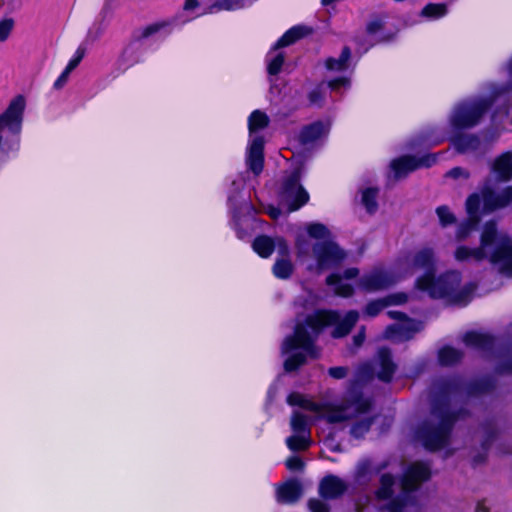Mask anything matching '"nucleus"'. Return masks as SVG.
Wrapping results in <instances>:
<instances>
[{
  "label": "nucleus",
  "mask_w": 512,
  "mask_h": 512,
  "mask_svg": "<svg viewBox=\"0 0 512 512\" xmlns=\"http://www.w3.org/2000/svg\"><path fill=\"white\" fill-rule=\"evenodd\" d=\"M418 271L422 273L415 280V289L431 298L465 305L475 291V285L472 283L462 285L461 273L458 271L450 270L436 277V257L431 248L420 249L413 255L399 260L390 269H374L361 279V286L368 291L384 289Z\"/></svg>",
  "instance_id": "obj_1"
},
{
  "label": "nucleus",
  "mask_w": 512,
  "mask_h": 512,
  "mask_svg": "<svg viewBox=\"0 0 512 512\" xmlns=\"http://www.w3.org/2000/svg\"><path fill=\"white\" fill-rule=\"evenodd\" d=\"M358 318L356 311L348 312L343 319L334 311H324L309 316L305 325L298 324L294 335L285 338L282 344V353L287 356L284 362L285 370L293 371L304 364L307 357L317 356L313 342L323 327L334 325L332 335L340 338L350 332Z\"/></svg>",
  "instance_id": "obj_2"
},
{
  "label": "nucleus",
  "mask_w": 512,
  "mask_h": 512,
  "mask_svg": "<svg viewBox=\"0 0 512 512\" xmlns=\"http://www.w3.org/2000/svg\"><path fill=\"white\" fill-rule=\"evenodd\" d=\"M329 229L317 222L307 223L299 228L295 236L298 257L306 262L312 271H323L338 265L345 257V252L330 240Z\"/></svg>",
  "instance_id": "obj_3"
},
{
  "label": "nucleus",
  "mask_w": 512,
  "mask_h": 512,
  "mask_svg": "<svg viewBox=\"0 0 512 512\" xmlns=\"http://www.w3.org/2000/svg\"><path fill=\"white\" fill-rule=\"evenodd\" d=\"M453 257L458 263H479L488 259L500 272L512 275V245L506 233L498 231L492 222L486 223L478 247L458 245Z\"/></svg>",
  "instance_id": "obj_4"
},
{
  "label": "nucleus",
  "mask_w": 512,
  "mask_h": 512,
  "mask_svg": "<svg viewBox=\"0 0 512 512\" xmlns=\"http://www.w3.org/2000/svg\"><path fill=\"white\" fill-rule=\"evenodd\" d=\"M290 405H298L307 411L315 412L331 423L356 418L351 433L354 437H362L370 428L372 418L367 414L369 402L356 393H349L341 402L327 404L322 407L305 399L301 394L293 393L287 399Z\"/></svg>",
  "instance_id": "obj_5"
},
{
  "label": "nucleus",
  "mask_w": 512,
  "mask_h": 512,
  "mask_svg": "<svg viewBox=\"0 0 512 512\" xmlns=\"http://www.w3.org/2000/svg\"><path fill=\"white\" fill-rule=\"evenodd\" d=\"M26 99L22 95L15 96L7 109L0 115V150L8 145L13 149L17 145V136L21 131Z\"/></svg>",
  "instance_id": "obj_6"
},
{
  "label": "nucleus",
  "mask_w": 512,
  "mask_h": 512,
  "mask_svg": "<svg viewBox=\"0 0 512 512\" xmlns=\"http://www.w3.org/2000/svg\"><path fill=\"white\" fill-rule=\"evenodd\" d=\"M489 106L490 101L486 98L464 102L456 106L450 116V125L453 131L475 126Z\"/></svg>",
  "instance_id": "obj_7"
},
{
  "label": "nucleus",
  "mask_w": 512,
  "mask_h": 512,
  "mask_svg": "<svg viewBox=\"0 0 512 512\" xmlns=\"http://www.w3.org/2000/svg\"><path fill=\"white\" fill-rule=\"evenodd\" d=\"M451 418L443 412L435 413L430 424L418 432L419 441L428 449L441 448L447 439Z\"/></svg>",
  "instance_id": "obj_8"
},
{
  "label": "nucleus",
  "mask_w": 512,
  "mask_h": 512,
  "mask_svg": "<svg viewBox=\"0 0 512 512\" xmlns=\"http://www.w3.org/2000/svg\"><path fill=\"white\" fill-rule=\"evenodd\" d=\"M309 33V29L303 26H295L286 31L283 36L275 43V45L268 52L266 61L267 69L270 75H276L281 71L284 63L285 55L281 48L293 44L297 40L304 37Z\"/></svg>",
  "instance_id": "obj_9"
},
{
  "label": "nucleus",
  "mask_w": 512,
  "mask_h": 512,
  "mask_svg": "<svg viewBox=\"0 0 512 512\" xmlns=\"http://www.w3.org/2000/svg\"><path fill=\"white\" fill-rule=\"evenodd\" d=\"M308 200L309 194L299 184L298 173H294L284 182L281 202L287 206L289 212H292L306 204Z\"/></svg>",
  "instance_id": "obj_10"
},
{
  "label": "nucleus",
  "mask_w": 512,
  "mask_h": 512,
  "mask_svg": "<svg viewBox=\"0 0 512 512\" xmlns=\"http://www.w3.org/2000/svg\"><path fill=\"white\" fill-rule=\"evenodd\" d=\"M290 424L294 434L287 438V446L294 451L305 450L310 445L307 415L300 411H295Z\"/></svg>",
  "instance_id": "obj_11"
},
{
  "label": "nucleus",
  "mask_w": 512,
  "mask_h": 512,
  "mask_svg": "<svg viewBox=\"0 0 512 512\" xmlns=\"http://www.w3.org/2000/svg\"><path fill=\"white\" fill-rule=\"evenodd\" d=\"M241 2H185L183 7L188 19L205 14H215L222 11L242 9Z\"/></svg>",
  "instance_id": "obj_12"
},
{
  "label": "nucleus",
  "mask_w": 512,
  "mask_h": 512,
  "mask_svg": "<svg viewBox=\"0 0 512 512\" xmlns=\"http://www.w3.org/2000/svg\"><path fill=\"white\" fill-rule=\"evenodd\" d=\"M389 316L399 322L387 328L385 335L389 339L403 341L409 339L415 332L421 329V324L408 319L399 311H389Z\"/></svg>",
  "instance_id": "obj_13"
},
{
  "label": "nucleus",
  "mask_w": 512,
  "mask_h": 512,
  "mask_svg": "<svg viewBox=\"0 0 512 512\" xmlns=\"http://www.w3.org/2000/svg\"><path fill=\"white\" fill-rule=\"evenodd\" d=\"M481 200L479 194H472L466 201V211L468 218L461 223L456 230L458 240L466 239L477 227L481 215Z\"/></svg>",
  "instance_id": "obj_14"
},
{
  "label": "nucleus",
  "mask_w": 512,
  "mask_h": 512,
  "mask_svg": "<svg viewBox=\"0 0 512 512\" xmlns=\"http://www.w3.org/2000/svg\"><path fill=\"white\" fill-rule=\"evenodd\" d=\"M512 130V115L509 114L507 106L497 109L491 120V127L486 132L489 141L496 140L501 133Z\"/></svg>",
  "instance_id": "obj_15"
},
{
  "label": "nucleus",
  "mask_w": 512,
  "mask_h": 512,
  "mask_svg": "<svg viewBox=\"0 0 512 512\" xmlns=\"http://www.w3.org/2000/svg\"><path fill=\"white\" fill-rule=\"evenodd\" d=\"M253 249L263 258L269 257L275 249L279 255H286L289 251L288 245L283 238L277 237L273 240L267 236L257 237L253 242Z\"/></svg>",
  "instance_id": "obj_16"
},
{
  "label": "nucleus",
  "mask_w": 512,
  "mask_h": 512,
  "mask_svg": "<svg viewBox=\"0 0 512 512\" xmlns=\"http://www.w3.org/2000/svg\"><path fill=\"white\" fill-rule=\"evenodd\" d=\"M264 139L262 136H255L249 140L247 148L246 162L249 169L255 174L259 175L263 170L264 164Z\"/></svg>",
  "instance_id": "obj_17"
},
{
  "label": "nucleus",
  "mask_w": 512,
  "mask_h": 512,
  "mask_svg": "<svg viewBox=\"0 0 512 512\" xmlns=\"http://www.w3.org/2000/svg\"><path fill=\"white\" fill-rule=\"evenodd\" d=\"M479 196L484 210L502 208L512 202V186L506 187L499 194H495L489 187H485Z\"/></svg>",
  "instance_id": "obj_18"
},
{
  "label": "nucleus",
  "mask_w": 512,
  "mask_h": 512,
  "mask_svg": "<svg viewBox=\"0 0 512 512\" xmlns=\"http://www.w3.org/2000/svg\"><path fill=\"white\" fill-rule=\"evenodd\" d=\"M430 476L429 468L423 463L411 465L402 481V488L405 491L414 490L421 482L427 480Z\"/></svg>",
  "instance_id": "obj_19"
},
{
  "label": "nucleus",
  "mask_w": 512,
  "mask_h": 512,
  "mask_svg": "<svg viewBox=\"0 0 512 512\" xmlns=\"http://www.w3.org/2000/svg\"><path fill=\"white\" fill-rule=\"evenodd\" d=\"M358 275V270L350 268L345 271L344 275L333 274L327 278V284L334 287V292L338 296L349 297L352 295L353 289L346 280L354 278Z\"/></svg>",
  "instance_id": "obj_20"
},
{
  "label": "nucleus",
  "mask_w": 512,
  "mask_h": 512,
  "mask_svg": "<svg viewBox=\"0 0 512 512\" xmlns=\"http://www.w3.org/2000/svg\"><path fill=\"white\" fill-rule=\"evenodd\" d=\"M302 494L301 484L296 480L287 481L277 487L276 499L279 503H295Z\"/></svg>",
  "instance_id": "obj_21"
},
{
  "label": "nucleus",
  "mask_w": 512,
  "mask_h": 512,
  "mask_svg": "<svg viewBox=\"0 0 512 512\" xmlns=\"http://www.w3.org/2000/svg\"><path fill=\"white\" fill-rule=\"evenodd\" d=\"M428 165L424 159H416L410 156H403L391 162V169L395 177L400 178L414 171L420 166Z\"/></svg>",
  "instance_id": "obj_22"
},
{
  "label": "nucleus",
  "mask_w": 512,
  "mask_h": 512,
  "mask_svg": "<svg viewBox=\"0 0 512 512\" xmlns=\"http://www.w3.org/2000/svg\"><path fill=\"white\" fill-rule=\"evenodd\" d=\"M330 130V122L317 121L304 127L300 133L303 143H312L325 137Z\"/></svg>",
  "instance_id": "obj_23"
},
{
  "label": "nucleus",
  "mask_w": 512,
  "mask_h": 512,
  "mask_svg": "<svg viewBox=\"0 0 512 512\" xmlns=\"http://www.w3.org/2000/svg\"><path fill=\"white\" fill-rule=\"evenodd\" d=\"M358 193L360 197V203L364 209L370 214L375 213L378 209V187L365 184L359 188Z\"/></svg>",
  "instance_id": "obj_24"
},
{
  "label": "nucleus",
  "mask_w": 512,
  "mask_h": 512,
  "mask_svg": "<svg viewBox=\"0 0 512 512\" xmlns=\"http://www.w3.org/2000/svg\"><path fill=\"white\" fill-rule=\"evenodd\" d=\"M346 489L343 481L335 476L325 477L320 484V494L325 498H335Z\"/></svg>",
  "instance_id": "obj_25"
},
{
  "label": "nucleus",
  "mask_w": 512,
  "mask_h": 512,
  "mask_svg": "<svg viewBox=\"0 0 512 512\" xmlns=\"http://www.w3.org/2000/svg\"><path fill=\"white\" fill-rule=\"evenodd\" d=\"M407 296L404 293H397L384 300H377L367 304L365 314L370 317L376 316L384 307L392 304H401L406 302Z\"/></svg>",
  "instance_id": "obj_26"
},
{
  "label": "nucleus",
  "mask_w": 512,
  "mask_h": 512,
  "mask_svg": "<svg viewBox=\"0 0 512 512\" xmlns=\"http://www.w3.org/2000/svg\"><path fill=\"white\" fill-rule=\"evenodd\" d=\"M143 59V50L138 42L129 43L122 51L119 63L125 65L126 68L131 67Z\"/></svg>",
  "instance_id": "obj_27"
},
{
  "label": "nucleus",
  "mask_w": 512,
  "mask_h": 512,
  "mask_svg": "<svg viewBox=\"0 0 512 512\" xmlns=\"http://www.w3.org/2000/svg\"><path fill=\"white\" fill-rule=\"evenodd\" d=\"M493 173L501 180L512 178V153L506 152L499 156L493 164Z\"/></svg>",
  "instance_id": "obj_28"
},
{
  "label": "nucleus",
  "mask_w": 512,
  "mask_h": 512,
  "mask_svg": "<svg viewBox=\"0 0 512 512\" xmlns=\"http://www.w3.org/2000/svg\"><path fill=\"white\" fill-rule=\"evenodd\" d=\"M351 52L345 47L338 57H330L325 62V67L330 72H342L350 65Z\"/></svg>",
  "instance_id": "obj_29"
},
{
  "label": "nucleus",
  "mask_w": 512,
  "mask_h": 512,
  "mask_svg": "<svg viewBox=\"0 0 512 512\" xmlns=\"http://www.w3.org/2000/svg\"><path fill=\"white\" fill-rule=\"evenodd\" d=\"M452 133L451 140L458 150L465 152L479 147L480 141L475 136L460 134L459 131H453Z\"/></svg>",
  "instance_id": "obj_30"
},
{
  "label": "nucleus",
  "mask_w": 512,
  "mask_h": 512,
  "mask_svg": "<svg viewBox=\"0 0 512 512\" xmlns=\"http://www.w3.org/2000/svg\"><path fill=\"white\" fill-rule=\"evenodd\" d=\"M268 124L269 118L264 112L260 110L253 111L248 118L250 139H252V137L258 136L256 133L259 130L266 128Z\"/></svg>",
  "instance_id": "obj_31"
},
{
  "label": "nucleus",
  "mask_w": 512,
  "mask_h": 512,
  "mask_svg": "<svg viewBox=\"0 0 512 512\" xmlns=\"http://www.w3.org/2000/svg\"><path fill=\"white\" fill-rule=\"evenodd\" d=\"M280 256L273 265V274L279 279H286L293 272V264L288 257V253Z\"/></svg>",
  "instance_id": "obj_32"
},
{
  "label": "nucleus",
  "mask_w": 512,
  "mask_h": 512,
  "mask_svg": "<svg viewBox=\"0 0 512 512\" xmlns=\"http://www.w3.org/2000/svg\"><path fill=\"white\" fill-rule=\"evenodd\" d=\"M448 12L447 6L441 2H429L421 11V16L427 20H436L445 16Z\"/></svg>",
  "instance_id": "obj_33"
},
{
  "label": "nucleus",
  "mask_w": 512,
  "mask_h": 512,
  "mask_svg": "<svg viewBox=\"0 0 512 512\" xmlns=\"http://www.w3.org/2000/svg\"><path fill=\"white\" fill-rule=\"evenodd\" d=\"M378 356L381 365V370L378 372V377L381 380L389 381L394 372V365L390 360V353L385 349H381Z\"/></svg>",
  "instance_id": "obj_34"
},
{
  "label": "nucleus",
  "mask_w": 512,
  "mask_h": 512,
  "mask_svg": "<svg viewBox=\"0 0 512 512\" xmlns=\"http://www.w3.org/2000/svg\"><path fill=\"white\" fill-rule=\"evenodd\" d=\"M461 353L454 348L445 347L439 352V361L443 365H451L459 361Z\"/></svg>",
  "instance_id": "obj_35"
},
{
  "label": "nucleus",
  "mask_w": 512,
  "mask_h": 512,
  "mask_svg": "<svg viewBox=\"0 0 512 512\" xmlns=\"http://www.w3.org/2000/svg\"><path fill=\"white\" fill-rule=\"evenodd\" d=\"M464 341L467 345L484 348L490 343V338L484 334L471 332L466 334Z\"/></svg>",
  "instance_id": "obj_36"
},
{
  "label": "nucleus",
  "mask_w": 512,
  "mask_h": 512,
  "mask_svg": "<svg viewBox=\"0 0 512 512\" xmlns=\"http://www.w3.org/2000/svg\"><path fill=\"white\" fill-rule=\"evenodd\" d=\"M436 214L439 218L440 224L444 227L451 225L456 221V217L447 206L438 207L436 209Z\"/></svg>",
  "instance_id": "obj_37"
},
{
  "label": "nucleus",
  "mask_w": 512,
  "mask_h": 512,
  "mask_svg": "<svg viewBox=\"0 0 512 512\" xmlns=\"http://www.w3.org/2000/svg\"><path fill=\"white\" fill-rule=\"evenodd\" d=\"M393 483H394V481L391 476L383 475L381 477V481H380L381 486H380L379 490L377 491V497L379 499L388 498L391 494L390 488L392 487Z\"/></svg>",
  "instance_id": "obj_38"
},
{
  "label": "nucleus",
  "mask_w": 512,
  "mask_h": 512,
  "mask_svg": "<svg viewBox=\"0 0 512 512\" xmlns=\"http://www.w3.org/2000/svg\"><path fill=\"white\" fill-rule=\"evenodd\" d=\"M14 28V20L6 18L0 21V42H5Z\"/></svg>",
  "instance_id": "obj_39"
},
{
  "label": "nucleus",
  "mask_w": 512,
  "mask_h": 512,
  "mask_svg": "<svg viewBox=\"0 0 512 512\" xmlns=\"http://www.w3.org/2000/svg\"><path fill=\"white\" fill-rule=\"evenodd\" d=\"M327 86L335 92H340L341 90H347L350 88V79L347 77H340L334 80H329L327 82Z\"/></svg>",
  "instance_id": "obj_40"
},
{
  "label": "nucleus",
  "mask_w": 512,
  "mask_h": 512,
  "mask_svg": "<svg viewBox=\"0 0 512 512\" xmlns=\"http://www.w3.org/2000/svg\"><path fill=\"white\" fill-rule=\"evenodd\" d=\"M85 52H86V50L84 47H82V46L78 47L77 50L75 51V54L69 60L67 65H69L70 67L75 69L79 65V63L81 62L83 57L85 56Z\"/></svg>",
  "instance_id": "obj_41"
},
{
  "label": "nucleus",
  "mask_w": 512,
  "mask_h": 512,
  "mask_svg": "<svg viewBox=\"0 0 512 512\" xmlns=\"http://www.w3.org/2000/svg\"><path fill=\"white\" fill-rule=\"evenodd\" d=\"M309 100H310V103H312L314 105H320L323 102V100H324V93H323L321 87H318V88L314 89L309 94Z\"/></svg>",
  "instance_id": "obj_42"
},
{
  "label": "nucleus",
  "mask_w": 512,
  "mask_h": 512,
  "mask_svg": "<svg viewBox=\"0 0 512 512\" xmlns=\"http://www.w3.org/2000/svg\"><path fill=\"white\" fill-rule=\"evenodd\" d=\"M309 509L311 512H328V507L320 500H310Z\"/></svg>",
  "instance_id": "obj_43"
},
{
  "label": "nucleus",
  "mask_w": 512,
  "mask_h": 512,
  "mask_svg": "<svg viewBox=\"0 0 512 512\" xmlns=\"http://www.w3.org/2000/svg\"><path fill=\"white\" fill-rule=\"evenodd\" d=\"M286 467L289 470H300L303 467V463L300 458L293 456L286 460Z\"/></svg>",
  "instance_id": "obj_44"
},
{
  "label": "nucleus",
  "mask_w": 512,
  "mask_h": 512,
  "mask_svg": "<svg viewBox=\"0 0 512 512\" xmlns=\"http://www.w3.org/2000/svg\"><path fill=\"white\" fill-rule=\"evenodd\" d=\"M383 26L381 19H375L367 25V31L370 34H376Z\"/></svg>",
  "instance_id": "obj_45"
},
{
  "label": "nucleus",
  "mask_w": 512,
  "mask_h": 512,
  "mask_svg": "<svg viewBox=\"0 0 512 512\" xmlns=\"http://www.w3.org/2000/svg\"><path fill=\"white\" fill-rule=\"evenodd\" d=\"M388 512H410V508L407 504L392 502Z\"/></svg>",
  "instance_id": "obj_46"
},
{
  "label": "nucleus",
  "mask_w": 512,
  "mask_h": 512,
  "mask_svg": "<svg viewBox=\"0 0 512 512\" xmlns=\"http://www.w3.org/2000/svg\"><path fill=\"white\" fill-rule=\"evenodd\" d=\"M346 368L344 367H334L329 369V375L335 379H341L346 376Z\"/></svg>",
  "instance_id": "obj_47"
},
{
  "label": "nucleus",
  "mask_w": 512,
  "mask_h": 512,
  "mask_svg": "<svg viewBox=\"0 0 512 512\" xmlns=\"http://www.w3.org/2000/svg\"><path fill=\"white\" fill-rule=\"evenodd\" d=\"M448 175L453 178H460V177L467 178L468 177V173L462 168H454L449 171Z\"/></svg>",
  "instance_id": "obj_48"
},
{
  "label": "nucleus",
  "mask_w": 512,
  "mask_h": 512,
  "mask_svg": "<svg viewBox=\"0 0 512 512\" xmlns=\"http://www.w3.org/2000/svg\"><path fill=\"white\" fill-rule=\"evenodd\" d=\"M68 78L69 77L66 76V74L61 73L57 80L54 82V87L56 89H61L68 81Z\"/></svg>",
  "instance_id": "obj_49"
},
{
  "label": "nucleus",
  "mask_w": 512,
  "mask_h": 512,
  "mask_svg": "<svg viewBox=\"0 0 512 512\" xmlns=\"http://www.w3.org/2000/svg\"><path fill=\"white\" fill-rule=\"evenodd\" d=\"M365 335L363 331H360L356 336H354L353 341L356 347H359L364 341Z\"/></svg>",
  "instance_id": "obj_50"
},
{
  "label": "nucleus",
  "mask_w": 512,
  "mask_h": 512,
  "mask_svg": "<svg viewBox=\"0 0 512 512\" xmlns=\"http://www.w3.org/2000/svg\"><path fill=\"white\" fill-rule=\"evenodd\" d=\"M267 213L270 215L271 218L277 219L281 212H280V210L278 208L269 207L267 209Z\"/></svg>",
  "instance_id": "obj_51"
},
{
  "label": "nucleus",
  "mask_w": 512,
  "mask_h": 512,
  "mask_svg": "<svg viewBox=\"0 0 512 512\" xmlns=\"http://www.w3.org/2000/svg\"><path fill=\"white\" fill-rule=\"evenodd\" d=\"M73 70H74V69H73L72 67H70L69 65H67V66L65 67V69L63 70V72H62V73H63V74H66V76H68V77H69L70 73H71Z\"/></svg>",
  "instance_id": "obj_52"
},
{
  "label": "nucleus",
  "mask_w": 512,
  "mask_h": 512,
  "mask_svg": "<svg viewBox=\"0 0 512 512\" xmlns=\"http://www.w3.org/2000/svg\"><path fill=\"white\" fill-rule=\"evenodd\" d=\"M154 31H155V29L152 28V27L146 28L145 31H144V36H148V35H150Z\"/></svg>",
  "instance_id": "obj_53"
},
{
  "label": "nucleus",
  "mask_w": 512,
  "mask_h": 512,
  "mask_svg": "<svg viewBox=\"0 0 512 512\" xmlns=\"http://www.w3.org/2000/svg\"><path fill=\"white\" fill-rule=\"evenodd\" d=\"M477 511L487 512L488 509L485 508L483 504H478L477 505Z\"/></svg>",
  "instance_id": "obj_54"
},
{
  "label": "nucleus",
  "mask_w": 512,
  "mask_h": 512,
  "mask_svg": "<svg viewBox=\"0 0 512 512\" xmlns=\"http://www.w3.org/2000/svg\"><path fill=\"white\" fill-rule=\"evenodd\" d=\"M510 71L512 73V59H511V62H510Z\"/></svg>",
  "instance_id": "obj_55"
},
{
  "label": "nucleus",
  "mask_w": 512,
  "mask_h": 512,
  "mask_svg": "<svg viewBox=\"0 0 512 512\" xmlns=\"http://www.w3.org/2000/svg\"><path fill=\"white\" fill-rule=\"evenodd\" d=\"M98 35H95L94 37H92V40H95L97 39Z\"/></svg>",
  "instance_id": "obj_56"
}]
</instances>
